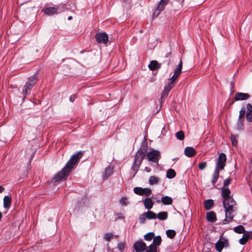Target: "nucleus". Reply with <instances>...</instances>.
<instances>
[{
  "mask_svg": "<svg viewBox=\"0 0 252 252\" xmlns=\"http://www.w3.org/2000/svg\"><path fill=\"white\" fill-rule=\"evenodd\" d=\"M145 171L149 173L151 171V169L148 167H146L144 169Z\"/></svg>",
  "mask_w": 252,
  "mask_h": 252,
  "instance_id": "nucleus-47",
  "label": "nucleus"
},
{
  "mask_svg": "<svg viewBox=\"0 0 252 252\" xmlns=\"http://www.w3.org/2000/svg\"><path fill=\"white\" fill-rule=\"evenodd\" d=\"M143 201L146 209L149 210L153 207L154 203L151 198H146Z\"/></svg>",
  "mask_w": 252,
  "mask_h": 252,
  "instance_id": "nucleus-17",
  "label": "nucleus"
},
{
  "mask_svg": "<svg viewBox=\"0 0 252 252\" xmlns=\"http://www.w3.org/2000/svg\"><path fill=\"white\" fill-rule=\"evenodd\" d=\"M176 175L175 171L172 169H169L166 172V177L168 179L173 178Z\"/></svg>",
  "mask_w": 252,
  "mask_h": 252,
  "instance_id": "nucleus-27",
  "label": "nucleus"
},
{
  "mask_svg": "<svg viewBox=\"0 0 252 252\" xmlns=\"http://www.w3.org/2000/svg\"><path fill=\"white\" fill-rule=\"evenodd\" d=\"M226 160V157L224 154L221 153L220 154L217 160L216 169H222L225 165Z\"/></svg>",
  "mask_w": 252,
  "mask_h": 252,
  "instance_id": "nucleus-6",
  "label": "nucleus"
},
{
  "mask_svg": "<svg viewBox=\"0 0 252 252\" xmlns=\"http://www.w3.org/2000/svg\"><path fill=\"white\" fill-rule=\"evenodd\" d=\"M12 200L9 196H5L3 198V207L5 209H8L11 204Z\"/></svg>",
  "mask_w": 252,
  "mask_h": 252,
  "instance_id": "nucleus-19",
  "label": "nucleus"
},
{
  "mask_svg": "<svg viewBox=\"0 0 252 252\" xmlns=\"http://www.w3.org/2000/svg\"><path fill=\"white\" fill-rule=\"evenodd\" d=\"M45 14L51 16L57 13V8L54 7H49L45 8L42 10Z\"/></svg>",
  "mask_w": 252,
  "mask_h": 252,
  "instance_id": "nucleus-14",
  "label": "nucleus"
},
{
  "mask_svg": "<svg viewBox=\"0 0 252 252\" xmlns=\"http://www.w3.org/2000/svg\"><path fill=\"white\" fill-rule=\"evenodd\" d=\"M4 189L1 186H0V192H1Z\"/></svg>",
  "mask_w": 252,
  "mask_h": 252,
  "instance_id": "nucleus-48",
  "label": "nucleus"
},
{
  "mask_svg": "<svg viewBox=\"0 0 252 252\" xmlns=\"http://www.w3.org/2000/svg\"><path fill=\"white\" fill-rule=\"evenodd\" d=\"M246 234L249 238V239H252V231H246Z\"/></svg>",
  "mask_w": 252,
  "mask_h": 252,
  "instance_id": "nucleus-45",
  "label": "nucleus"
},
{
  "mask_svg": "<svg viewBox=\"0 0 252 252\" xmlns=\"http://www.w3.org/2000/svg\"><path fill=\"white\" fill-rule=\"evenodd\" d=\"M228 246V241L224 238L220 237L216 244V248L219 252H221L223 248Z\"/></svg>",
  "mask_w": 252,
  "mask_h": 252,
  "instance_id": "nucleus-10",
  "label": "nucleus"
},
{
  "mask_svg": "<svg viewBox=\"0 0 252 252\" xmlns=\"http://www.w3.org/2000/svg\"><path fill=\"white\" fill-rule=\"evenodd\" d=\"M168 213L166 212H160L157 215V218L159 220H165L167 218Z\"/></svg>",
  "mask_w": 252,
  "mask_h": 252,
  "instance_id": "nucleus-24",
  "label": "nucleus"
},
{
  "mask_svg": "<svg viewBox=\"0 0 252 252\" xmlns=\"http://www.w3.org/2000/svg\"><path fill=\"white\" fill-rule=\"evenodd\" d=\"M205 208L207 210H210L213 206V201L211 199L205 201Z\"/></svg>",
  "mask_w": 252,
  "mask_h": 252,
  "instance_id": "nucleus-29",
  "label": "nucleus"
},
{
  "mask_svg": "<svg viewBox=\"0 0 252 252\" xmlns=\"http://www.w3.org/2000/svg\"><path fill=\"white\" fill-rule=\"evenodd\" d=\"M231 179L230 178H228L224 181L223 182V185L224 187L228 186L230 183Z\"/></svg>",
  "mask_w": 252,
  "mask_h": 252,
  "instance_id": "nucleus-44",
  "label": "nucleus"
},
{
  "mask_svg": "<svg viewBox=\"0 0 252 252\" xmlns=\"http://www.w3.org/2000/svg\"><path fill=\"white\" fill-rule=\"evenodd\" d=\"M82 155V152H78L73 155L64 168L54 176L52 182L56 183L65 179L73 168L74 166L79 161Z\"/></svg>",
  "mask_w": 252,
  "mask_h": 252,
  "instance_id": "nucleus-2",
  "label": "nucleus"
},
{
  "mask_svg": "<svg viewBox=\"0 0 252 252\" xmlns=\"http://www.w3.org/2000/svg\"><path fill=\"white\" fill-rule=\"evenodd\" d=\"M120 203L122 205H127L128 204V202L127 201L126 198H123L120 200Z\"/></svg>",
  "mask_w": 252,
  "mask_h": 252,
  "instance_id": "nucleus-43",
  "label": "nucleus"
},
{
  "mask_svg": "<svg viewBox=\"0 0 252 252\" xmlns=\"http://www.w3.org/2000/svg\"><path fill=\"white\" fill-rule=\"evenodd\" d=\"M209 252V251H206V252Z\"/></svg>",
  "mask_w": 252,
  "mask_h": 252,
  "instance_id": "nucleus-52",
  "label": "nucleus"
},
{
  "mask_svg": "<svg viewBox=\"0 0 252 252\" xmlns=\"http://www.w3.org/2000/svg\"><path fill=\"white\" fill-rule=\"evenodd\" d=\"M126 247V243L121 242L118 243L117 248L121 252L123 251Z\"/></svg>",
  "mask_w": 252,
  "mask_h": 252,
  "instance_id": "nucleus-34",
  "label": "nucleus"
},
{
  "mask_svg": "<svg viewBox=\"0 0 252 252\" xmlns=\"http://www.w3.org/2000/svg\"><path fill=\"white\" fill-rule=\"evenodd\" d=\"M185 154L188 157H191L195 155V151L192 147H188L185 150Z\"/></svg>",
  "mask_w": 252,
  "mask_h": 252,
  "instance_id": "nucleus-18",
  "label": "nucleus"
},
{
  "mask_svg": "<svg viewBox=\"0 0 252 252\" xmlns=\"http://www.w3.org/2000/svg\"><path fill=\"white\" fill-rule=\"evenodd\" d=\"M149 67L150 70H154L155 69L159 68L160 67V65L158 64L157 61H153L151 62L149 64Z\"/></svg>",
  "mask_w": 252,
  "mask_h": 252,
  "instance_id": "nucleus-21",
  "label": "nucleus"
},
{
  "mask_svg": "<svg viewBox=\"0 0 252 252\" xmlns=\"http://www.w3.org/2000/svg\"><path fill=\"white\" fill-rule=\"evenodd\" d=\"M172 199L169 196H165L164 197H162L161 198V202L164 204V205H170L172 203Z\"/></svg>",
  "mask_w": 252,
  "mask_h": 252,
  "instance_id": "nucleus-20",
  "label": "nucleus"
},
{
  "mask_svg": "<svg viewBox=\"0 0 252 252\" xmlns=\"http://www.w3.org/2000/svg\"><path fill=\"white\" fill-rule=\"evenodd\" d=\"M1 217H2V214H1V213L0 212V220L1 219Z\"/></svg>",
  "mask_w": 252,
  "mask_h": 252,
  "instance_id": "nucleus-50",
  "label": "nucleus"
},
{
  "mask_svg": "<svg viewBox=\"0 0 252 252\" xmlns=\"http://www.w3.org/2000/svg\"><path fill=\"white\" fill-rule=\"evenodd\" d=\"M168 0H160V1L158 4V7L155 10L153 13V16L154 17H157L160 12L163 10L165 5L167 4Z\"/></svg>",
  "mask_w": 252,
  "mask_h": 252,
  "instance_id": "nucleus-11",
  "label": "nucleus"
},
{
  "mask_svg": "<svg viewBox=\"0 0 252 252\" xmlns=\"http://www.w3.org/2000/svg\"><path fill=\"white\" fill-rule=\"evenodd\" d=\"M148 219H154L157 218V214L152 211H148L146 213Z\"/></svg>",
  "mask_w": 252,
  "mask_h": 252,
  "instance_id": "nucleus-32",
  "label": "nucleus"
},
{
  "mask_svg": "<svg viewBox=\"0 0 252 252\" xmlns=\"http://www.w3.org/2000/svg\"><path fill=\"white\" fill-rule=\"evenodd\" d=\"M234 230L237 233H244L246 232L244 227L242 225H239L237 227H234Z\"/></svg>",
  "mask_w": 252,
  "mask_h": 252,
  "instance_id": "nucleus-28",
  "label": "nucleus"
},
{
  "mask_svg": "<svg viewBox=\"0 0 252 252\" xmlns=\"http://www.w3.org/2000/svg\"><path fill=\"white\" fill-rule=\"evenodd\" d=\"M207 218L208 221L214 222L216 220V214L213 212H210L207 214Z\"/></svg>",
  "mask_w": 252,
  "mask_h": 252,
  "instance_id": "nucleus-22",
  "label": "nucleus"
},
{
  "mask_svg": "<svg viewBox=\"0 0 252 252\" xmlns=\"http://www.w3.org/2000/svg\"><path fill=\"white\" fill-rule=\"evenodd\" d=\"M95 37L99 43L106 44L108 41V35L105 32H98L95 34Z\"/></svg>",
  "mask_w": 252,
  "mask_h": 252,
  "instance_id": "nucleus-8",
  "label": "nucleus"
},
{
  "mask_svg": "<svg viewBox=\"0 0 252 252\" xmlns=\"http://www.w3.org/2000/svg\"><path fill=\"white\" fill-rule=\"evenodd\" d=\"M161 239L159 236H158L154 238L153 242L151 245H154V246L157 248L158 246H159L161 244Z\"/></svg>",
  "mask_w": 252,
  "mask_h": 252,
  "instance_id": "nucleus-26",
  "label": "nucleus"
},
{
  "mask_svg": "<svg viewBox=\"0 0 252 252\" xmlns=\"http://www.w3.org/2000/svg\"><path fill=\"white\" fill-rule=\"evenodd\" d=\"M249 239V238L248 237V236H247L245 232L243 234L242 238L239 240V242L241 245H244L247 243Z\"/></svg>",
  "mask_w": 252,
  "mask_h": 252,
  "instance_id": "nucleus-31",
  "label": "nucleus"
},
{
  "mask_svg": "<svg viewBox=\"0 0 252 252\" xmlns=\"http://www.w3.org/2000/svg\"><path fill=\"white\" fill-rule=\"evenodd\" d=\"M176 137L180 140H182L184 138V133L183 131H180L176 133Z\"/></svg>",
  "mask_w": 252,
  "mask_h": 252,
  "instance_id": "nucleus-38",
  "label": "nucleus"
},
{
  "mask_svg": "<svg viewBox=\"0 0 252 252\" xmlns=\"http://www.w3.org/2000/svg\"><path fill=\"white\" fill-rule=\"evenodd\" d=\"M221 195L223 198V205L225 209L226 218L223 220V223L226 224L230 221L233 218L232 213L235 211L236 203L231 196V192L227 188H222Z\"/></svg>",
  "mask_w": 252,
  "mask_h": 252,
  "instance_id": "nucleus-1",
  "label": "nucleus"
},
{
  "mask_svg": "<svg viewBox=\"0 0 252 252\" xmlns=\"http://www.w3.org/2000/svg\"><path fill=\"white\" fill-rule=\"evenodd\" d=\"M75 98V96L74 95H72L70 97L69 100L70 101L73 102Z\"/></svg>",
  "mask_w": 252,
  "mask_h": 252,
  "instance_id": "nucleus-46",
  "label": "nucleus"
},
{
  "mask_svg": "<svg viewBox=\"0 0 252 252\" xmlns=\"http://www.w3.org/2000/svg\"><path fill=\"white\" fill-rule=\"evenodd\" d=\"M249 98V95L246 93H238L236 94L234 97L235 101L244 100Z\"/></svg>",
  "mask_w": 252,
  "mask_h": 252,
  "instance_id": "nucleus-13",
  "label": "nucleus"
},
{
  "mask_svg": "<svg viewBox=\"0 0 252 252\" xmlns=\"http://www.w3.org/2000/svg\"><path fill=\"white\" fill-rule=\"evenodd\" d=\"M159 181L158 177L157 176H152L149 179V184L151 185L157 184Z\"/></svg>",
  "mask_w": 252,
  "mask_h": 252,
  "instance_id": "nucleus-23",
  "label": "nucleus"
},
{
  "mask_svg": "<svg viewBox=\"0 0 252 252\" xmlns=\"http://www.w3.org/2000/svg\"><path fill=\"white\" fill-rule=\"evenodd\" d=\"M219 173L220 170L215 168V170L213 175V179L212 180V183L213 185H214L216 183L217 180L219 176Z\"/></svg>",
  "mask_w": 252,
  "mask_h": 252,
  "instance_id": "nucleus-25",
  "label": "nucleus"
},
{
  "mask_svg": "<svg viewBox=\"0 0 252 252\" xmlns=\"http://www.w3.org/2000/svg\"><path fill=\"white\" fill-rule=\"evenodd\" d=\"M207 165L206 162H200L198 165V167L200 170H203L205 169Z\"/></svg>",
  "mask_w": 252,
  "mask_h": 252,
  "instance_id": "nucleus-42",
  "label": "nucleus"
},
{
  "mask_svg": "<svg viewBox=\"0 0 252 252\" xmlns=\"http://www.w3.org/2000/svg\"><path fill=\"white\" fill-rule=\"evenodd\" d=\"M147 252H157V248L154 245H150L147 250Z\"/></svg>",
  "mask_w": 252,
  "mask_h": 252,
  "instance_id": "nucleus-39",
  "label": "nucleus"
},
{
  "mask_svg": "<svg viewBox=\"0 0 252 252\" xmlns=\"http://www.w3.org/2000/svg\"><path fill=\"white\" fill-rule=\"evenodd\" d=\"M243 120L238 119L235 128L237 130H241L243 127Z\"/></svg>",
  "mask_w": 252,
  "mask_h": 252,
  "instance_id": "nucleus-30",
  "label": "nucleus"
},
{
  "mask_svg": "<svg viewBox=\"0 0 252 252\" xmlns=\"http://www.w3.org/2000/svg\"><path fill=\"white\" fill-rule=\"evenodd\" d=\"M37 80V75H33L31 76L26 84L24 86V89L23 90V93L27 94L31 90V88L35 84Z\"/></svg>",
  "mask_w": 252,
  "mask_h": 252,
  "instance_id": "nucleus-5",
  "label": "nucleus"
},
{
  "mask_svg": "<svg viewBox=\"0 0 252 252\" xmlns=\"http://www.w3.org/2000/svg\"><path fill=\"white\" fill-rule=\"evenodd\" d=\"M146 244L142 241L136 242L134 245L136 252H142L146 249Z\"/></svg>",
  "mask_w": 252,
  "mask_h": 252,
  "instance_id": "nucleus-12",
  "label": "nucleus"
},
{
  "mask_svg": "<svg viewBox=\"0 0 252 252\" xmlns=\"http://www.w3.org/2000/svg\"><path fill=\"white\" fill-rule=\"evenodd\" d=\"M155 234L153 232L148 233L144 235V239L146 241H151L154 238Z\"/></svg>",
  "mask_w": 252,
  "mask_h": 252,
  "instance_id": "nucleus-33",
  "label": "nucleus"
},
{
  "mask_svg": "<svg viewBox=\"0 0 252 252\" xmlns=\"http://www.w3.org/2000/svg\"><path fill=\"white\" fill-rule=\"evenodd\" d=\"M246 117L248 121L252 122V106L248 103L247 104Z\"/></svg>",
  "mask_w": 252,
  "mask_h": 252,
  "instance_id": "nucleus-15",
  "label": "nucleus"
},
{
  "mask_svg": "<svg viewBox=\"0 0 252 252\" xmlns=\"http://www.w3.org/2000/svg\"><path fill=\"white\" fill-rule=\"evenodd\" d=\"M145 153L146 151L144 150H138L136 153L134 158V163L132 167V169L135 172H136L138 170L142 161L145 157Z\"/></svg>",
  "mask_w": 252,
  "mask_h": 252,
  "instance_id": "nucleus-4",
  "label": "nucleus"
},
{
  "mask_svg": "<svg viewBox=\"0 0 252 252\" xmlns=\"http://www.w3.org/2000/svg\"><path fill=\"white\" fill-rule=\"evenodd\" d=\"M182 61H180L179 64L175 68L174 74L169 80V82L168 83L167 85L164 87V90L161 94V98L166 97L169 91L174 87L175 81L182 72Z\"/></svg>",
  "mask_w": 252,
  "mask_h": 252,
  "instance_id": "nucleus-3",
  "label": "nucleus"
},
{
  "mask_svg": "<svg viewBox=\"0 0 252 252\" xmlns=\"http://www.w3.org/2000/svg\"><path fill=\"white\" fill-rule=\"evenodd\" d=\"M159 157V152L157 150H152L148 152L147 158L149 161L156 162L158 161Z\"/></svg>",
  "mask_w": 252,
  "mask_h": 252,
  "instance_id": "nucleus-9",
  "label": "nucleus"
},
{
  "mask_svg": "<svg viewBox=\"0 0 252 252\" xmlns=\"http://www.w3.org/2000/svg\"><path fill=\"white\" fill-rule=\"evenodd\" d=\"M134 193L139 195H145L149 196L152 193V190L149 188H142L140 187H135L133 189Z\"/></svg>",
  "mask_w": 252,
  "mask_h": 252,
  "instance_id": "nucleus-7",
  "label": "nucleus"
},
{
  "mask_svg": "<svg viewBox=\"0 0 252 252\" xmlns=\"http://www.w3.org/2000/svg\"><path fill=\"white\" fill-rule=\"evenodd\" d=\"M166 235L170 238H173L176 235V232L173 230H168L166 231Z\"/></svg>",
  "mask_w": 252,
  "mask_h": 252,
  "instance_id": "nucleus-35",
  "label": "nucleus"
},
{
  "mask_svg": "<svg viewBox=\"0 0 252 252\" xmlns=\"http://www.w3.org/2000/svg\"><path fill=\"white\" fill-rule=\"evenodd\" d=\"M231 140L232 144L234 146H236L237 145L238 141H237V137L236 136L232 135L231 136Z\"/></svg>",
  "mask_w": 252,
  "mask_h": 252,
  "instance_id": "nucleus-40",
  "label": "nucleus"
},
{
  "mask_svg": "<svg viewBox=\"0 0 252 252\" xmlns=\"http://www.w3.org/2000/svg\"><path fill=\"white\" fill-rule=\"evenodd\" d=\"M146 218H147L146 213H144L142 215H141L140 217L139 220L140 221L141 223H144Z\"/></svg>",
  "mask_w": 252,
  "mask_h": 252,
  "instance_id": "nucleus-41",
  "label": "nucleus"
},
{
  "mask_svg": "<svg viewBox=\"0 0 252 252\" xmlns=\"http://www.w3.org/2000/svg\"><path fill=\"white\" fill-rule=\"evenodd\" d=\"M114 237V235L111 233H107L104 234V238L107 241H110Z\"/></svg>",
  "mask_w": 252,
  "mask_h": 252,
  "instance_id": "nucleus-36",
  "label": "nucleus"
},
{
  "mask_svg": "<svg viewBox=\"0 0 252 252\" xmlns=\"http://www.w3.org/2000/svg\"><path fill=\"white\" fill-rule=\"evenodd\" d=\"M72 19V17L71 16H69L68 17V20H71V19Z\"/></svg>",
  "mask_w": 252,
  "mask_h": 252,
  "instance_id": "nucleus-49",
  "label": "nucleus"
},
{
  "mask_svg": "<svg viewBox=\"0 0 252 252\" xmlns=\"http://www.w3.org/2000/svg\"><path fill=\"white\" fill-rule=\"evenodd\" d=\"M160 201H161V200H158L157 201V202L158 203H159Z\"/></svg>",
  "mask_w": 252,
  "mask_h": 252,
  "instance_id": "nucleus-51",
  "label": "nucleus"
},
{
  "mask_svg": "<svg viewBox=\"0 0 252 252\" xmlns=\"http://www.w3.org/2000/svg\"><path fill=\"white\" fill-rule=\"evenodd\" d=\"M245 108H242L239 112V119L240 120H244V116L245 115Z\"/></svg>",
  "mask_w": 252,
  "mask_h": 252,
  "instance_id": "nucleus-37",
  "label": "nucleus"
},
{
  "mask_svg": "<svg viewBox=\"0 0 252 252\" xmlns=\"http://www.w3.org/2000/svg\"><path fill=\"white\" fill-rule=\"evenodd\" d=\"M113 172V167L112 166H108L106 168L103 174V177L104 178H108L111 176Z\"/></svg>",
  "mask_w": 252,
  "mask_h": 252,
  "instance_id": "nucleus-16",
  "label": "nucleus"
}]
</instances>
